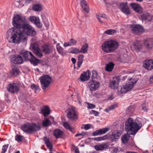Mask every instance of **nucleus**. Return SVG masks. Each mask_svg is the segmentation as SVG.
Instances as JSON below:
<instances>
[{"instance_id":"nucleus-1","label":"nucleus","mask_w":153,"mask_h":153,"mask_svg":"<svg viewBox=\"0 0 153 153\" xmlns=\"http://www.w3.org/2000/svg\"><path fill=\"white\" fill-rule=\"evenodd\" d=\"M26 22L25 16L17 15L13 18L12 24L15 28L9 29L7 33V37L10 42L19 43L26 38V35L34 36L36 32L30 25L25 24Z\"/></svg>"},{"instance_id":"nucleus-2","label":"nucleus","mask_w":153,"mask_h":153,"mask_svg":"<svg viewBox=\"0 0 153 153\" xmlns=\"http://www.w3.org/2000/svg\"><path fill=\"white\" fill-rule=\"evenodd\" d=\"M125 124L126 130L132 135L135 134L142 126V123L140 121L137 120H134L131 118H129Z\"/></svg>"},{"instance_id":"nucleus-3","label":"nucleus","mask_w":153,"mask_h":153,"mask_svg":"<svg viewBox=\"0 0 153 153\" xmlns=\"http://www.w3.org/2000/svg\"><path fill=\"white\" fill-rule=\"evenodd\" d=\"M118 46V43L115 41L111 40L103 43L102 45L103 51L106 53L111 52L117 49Z\"/></svg>"},{"instance_id":"nucleus-4","label":"nucleus","mask_w":153,"mask_h":153,"mask_svg":"<svg viewBox=\"0 0 153 153\" xmlns=\"http://www.w3.org/2000/svg\"><path fill=\"white\" fill-rule=\"evenodd\" d=\"M20 54L26 61H29L34 66L37 65L39 62V60L35 57L30 51H22Z\"/></svg>"},{"instance_id":"nucleus-5","label":"nucleus","mask_w":153,"mask_h":153,"mask_svg":"<svg viewBox=\"0 0 153 153\" xmlns=\"http://www.w3.org/2000/svg\"><path fill=\"white\" fill-rule=\"evenodd\" d=\"M137 81L135 80L132 79H129L126 83L123 85L119 88L118 90L119 93H126L127 91L131 89L136 83Z\"/></svg>"},{"instance_id":"nucleus-6","label":"nucleus","mask_w":153,"mask_h":153,"mask_svg":"<svg viewBox=\"0 0 153 153\" xmlns=\"http://www.w3.org/2000/svg\"><path fill=\"white\" fill-rule=\"evenodd\" d=\"M22 129L25 132L30 133L40 130V127L39 125L27 123L21 126Z\"/></svg>"},{"instance_id":"nucleus-7","label":"nucleus","mask_w":153,"mask_h":153,"mask_svg":"<svg viewBox=\"0 0 153 153\" xmlns=\"http://www.w3.org/2000/svg\"><path fill=\"white\" fill-rule=\"evenodd\" d=\"M41 87L42 89L45 91L48 88L51 82L52 78L48 75L42 76L39 78Z\"/></svg>"},{"instance_id":"nucleus-8","label":"nucleus","mask_w":153,"mask_h":153,"mask_svg":"<svg viewBox=\"0 0 153 153\" xmlns=\"http://www.w3.org/2000/svg\"><path fill=\"white\" fill-rule=\"evenodd\" d=\"M30 49L38 57L41 58L42 56V51L39 48V45L37 43H33L31 44Z\"/></svg>"},{"instance_id":"nucleus-9","label":"nucleus","mask_w":153,"mask_h":153,"mask_svg":"<svg viewBox=\"0 0 153 153\" xmlns=\"http://www.w3.org/2000/svg\"><path fill=\"white\" fill-rule=\"evenodd\" d=\"M66 113L67 117L71 120H74L78 118L77 112L73 108H68L67 110Z\"/></svg>"},{"instance_id":"nucleus-10","label":"nucleus","mask_w":153,"mask_h":153,"mask_svg":"<svg viewBox=\"0 0 153 153\" xmlns=\"http://www.w3.org/2000/svg\"><path fill=\"white\" fill-rule=\"evenodd\" d=\"M7 90L8 91L12 93H17L19 92L20 89L17 83H13L9 85Z\"/></svg>"},{"instance_id":"nucleus-11","label":"nucleus","mask_w":153,"mask_h":153,"mask_svg":"<svg viewBox=\"0 0 153 153\" xmlns=\"http://www.w3.org/2000/svg\"><path fill=\"white\" fill-rule=\"evenodd\" d=\"M130 28L132 33L134 34L139 35L144 31L143 27L139 25H131Z\"/></svg>"},{"instance_id":"nucleus-12","label":"nucleus","mask_w":153,"mask_h":153,"mask_svg":"<svg viewBox=\"0 0 153 153\" xmlns=\"http://www.w3.org/2000/svg\"><path fill=\"white\" fill-rule=\"evenodd\" d=\"M100 86V83L99 82L92 80L88 83V88L91 91H94L97 90Z\"/></svg>"},{"instance_id":"nucleus-13","label":"nucleus","mask_w":153,"mask_h":153,"mask_svg":"<svg viewBox=\"0 0 153 153\" xmlns=\"http://www.w3.org/2000/svg\"><path fill=\"white\" fill-rule=\"evenodd\" d=\"M119 8L120 10L125 14L128 15L131 13L130 10L126 2L121 3Z\"/></svg>"},{"instance_id":"nucleus-14","label":"nucleus","mask_w":153,"mask_h":153,"mask_svg":"<svg viewBox=\"0 0 153 153\" xmlns=\"http://www.w3.org/2000/svg\"><path fill=\"white\" fill-rule=\"evenodd\" d=\"M142 48V43L138 41H135L131 46V48L137 52L140 51Z\"/></svg>"},{"instance_id":"nucleus-15","label":"nucleus","mask_w":153,"mask_h":153,"mask_svg":"<svg viewBox=\"0 0 153 153\" xmlns=\"http://www.w3.org/2000/svg\"><path fill=\"white\" fill-rule=\"evenodd\" d=\"M91 75V71L88 70L87 71L84 72L82 74L80 77V79L81 81H85L88 80Z\"/></svg>"},{"instance_id":"nucleus-16","label":"nucleus","mask_w":153,"mask_h":153,"mask_svg":"<svg viewBox=\"0 0 153 153\" xmlns=\"http://www.w3.org/2000/svg\"><path fill=\"white\" fill-rule=\"evenodd\" d=\"M144 45L147 49H150L153 48V39L149 38L146 39L144 41Z\"/></svg>"},{"instance_id":"nucleus-17","label":"nucleus","mask_w":153,"mask_h":153,"mask_svg":"<svg viewBox=\"0 0 153 153\" xmlns=\"http://www.w3.org/2000/svg\"><path fill=\"white\" fill-rule=\"evenodd\" d=\"M143 66L147 70L153 69V60L149 59L145 60L143 63Z\"/></svg>"},{"instance_id":"nucleus-18","label":"nucleus","mask_w":153,"mask_h":153,"mask_svg":"<svg viewBox=\"0 0 153 153\" xmlns=\"http://www.w3.org/2000/svg\"><path fill=\"white\" fill-rule=\"evenodd\" d=\"M11 61L15 64H21L23 62V60L21 56L18 55L16 57L14 55L12 58Z\"/></svg>"},{"instance_id":"nucleus-19","label":"nucleus","mask_w":153,"mask_h":153,"mask_svg":"<svg viewBox=\"0 0 153 153\" xmlns=\"http://www.w3.org/2000/svg\"><path fill=\"white\" fill-rule=\"evenodd\" d=\"M29 19L31 22L34 23L38 27L41 28L42 25L39 21L38 18L35 16H31Z\"/></svg>"},{"instance_id":"nucleus-20","label":"nucleus","mask_w":153,"mask_h":153,"mask_svg":"<svg viewBox=\"0 0 153 153\" xmlns=\"http://www.w3.org/2000/svg\"><path fill=\"white\" fill-rule=\"evenodd\" d=\"M109 130V128H103L94 131L93 133V135L95 136L98 135L104 134L108 131Z\"/></svg>"},{"instance_id":"nucleus-21","label":"nucleus","mask_w":153,"mask_h":153,"mask_svg":"<svg viewBox=\"0 0 153 153\" xmlns=\"http://www.w3.org/2000/svg\"><path fill=\"white\" fill-rule=\"evenodd\" d=\"M119 81V80L113 79L110 82L109 87L112 89H116L118 87Z\"/></svg>"},{"instance_id":"nucleus-22","label":"nucleus","mask_w":153,"mask_h":153,"mask_svg":"<svg viewBox=\"0 0 153 153\" xmlns=\"http://www.w3.org/2000/svg\"><path fill=\"white\" fill-rule=\"evenodd\" d=\"M131 6L136 12L139 13L142 12V8L139 4L135 3H132L131 4Z\"/></svg>"},{"instance_id":"nucleus-23","label":"nucleus","mask_w":153,"mask_h":153,"mask_svg":"<svg viewBox=\"0 0 153 153\" xmlns=\"http://www.w3.org/2000/svg\"><path fill=\"white\" fill-rule=\"evenodd\" d=\"M80 4L83 10L87 13L89 11V7L87 4L86 1L84 0H82L80 1Z\"/></svg>"},{"instance_id":"nucleus-24","label":"nucleus","mask_w":153,"mask_h":153,"mask_svg":"<svg viewBox=\"0 0 153 153\" xmlns=\"http://www.w3.org/2000/svg\"><path fill=\"white\" fill-rule=\"evenodd\" d=\"M63 134V132L61 130L58 129L55 130L53 132V135L56 138L61 137Z\"/></svg>"},{"instance_id":"nucleus-25","label":"nucleus","mask_w":153,"mask_h":153,"mask_svg":"<svg viewBox=\"0 0 153 153\" xmlns=\"http://www.w3.org/2000/svg\"><path fill=\"white\" fill-rule=\"evenodd\" d=\"M141 17L142 20L150 21L152 19L151 16L148 13H145L141 15Z\"/></svg>"},{"instance_id":"nucleus-26","label":"nucleus","mask_w":153,"mask_h":153,"mask_svg":"<svg viewBox=\"0 0 153 153\" xmlns=\"http://www.w3.org/2000/svg\"><path fill=\"white\" fill-rule=\"evenodd\" d=\"M107 148V145L106 144H98L94 146L95 149L98 151H101Z\"/></svg>"},{"instance_id":"nucleus-27","label":"nucleus","mask_w":153,"mask_h":153,"mask_svg":"<svg viewBox=\"0 0 153 153\" xmlns=\"http://www.w3.org/2000/svg\"><path fill=\"white\" fill-rule=\"evenodd\" d=\"M41 113L45 117L47 116L50 114L49 107L48 106H45L42 109Z\"/></svg>"},{"instance_id":"nucleus-28","label":"nucleus","mask_w":153,"mask_h":153,"mask_svg":"<svg viewBox=\"0 0 153 153\" xmlns=\"http://www.w3.org/2000/svg\"><path fill=\"white\" fill-rule=\"evenodd\" d=\"M121 135V133L118 131L116 130L114 131L112 133V136L113 137V138L112 140L113 141H116L118 139V137H119Z\"/></svg>"},{"instance_id":"nucleus-29","label":"nucleus","mask_w":153,"mask_h":153,"mask_svg":"<svg viewBox=\"0 0 153 153\" xmlns=\"http://www.w3.org/2000/svg\"><path fill=\"white\" fill-rule=\"evenodd\" d=\"M43 127H48L51 124V122L48 118H45L42 123Z\"/></svg>"},{"instance_id":"nucleus-30","label":"nucleus","mask_w":153,"mask_h":153,"mask_svg":"<svg viewBox=\"0 0 153 153\" xmlns=\"http://www.w3.org/2000/svg\"><path fill=\"white\" fill-rule=\"evenodd\" d=\"M76 41L75 39H71L68 42H65L64 45L65 47L71 46L76 44Z\"/></svg>"},{"instance_id":"nucleus-31","label":"nucleus","mask_w":153,"mask_h":153,"mask_svg":"<svg viewBox=\"0 0 153 153\" xmlns=\"http://www.w3.org/2000/svg\"><path fill=\"white\" fill-rule=\"evenodd\" d=\"M114 64L112 62H110L106 65L105 67V70L108 71H111L113 68Z\"/></svg>"},{"instance_id":"nucleus-32","label":"nucleus","mask_w":153,"mask_h":153,"mask_svg":"<svg viewBox=\"0 0 153 153\" xmlns=\"http://www.w3.org/2000/svg\"><path fill=\"white\" fill-rule=\"evenodd\" d=\"M130 136L129 134H126L122 136L121 138L122 142L124 143H127L129 139Z\"/></svg>"},{"instance_id":"nucleus-33","label":"nucleus","mask_w":153,"mask_h":153,"mask_svg":"<svg viewBox=\"0 0 153 153\" xmlns=\"http://www.w3.org/2000/svg\"><path fill=\"white\" fill-rule=\"evenodd\" d=\"M41 49L42 52L44 53L45 54L49 53L50 52V50L47 45H43L42 46Z\"/></svg>"},{"instance_id":"nucleus-34","label":"nucleus","mask_w":153,"mask_h":153,"mask_svg":"<svg viewBox=\"0 0 153 153\" xmlns=\"http://www.w3.org/2000/svg\"><path fill=\"white\" fill-rule=\"evenodd\" d=\"M88 44L87 43L85 44L81 48L80 50V53H86L88 51Z\"/></svg>"},{"instance_id":"nucleus-35","label":"nucleus","mask_w":153,"mask_h":153,"mask_svg":"<svg viewBox=\"0 0 153 153\" xmlns=\"http://www.w3.org/2000/svg\"><path fill=\"white\" fill-rule=\"evenodd\" d=\"M84 56L83 55H80L78 56V60L77 62V66L78 68L80 67L83 61V59Z\"/></svg>"},{"instance_id":"nucleus-36","label":"nucleus","mask_w":153,"mask_h":153,"mask_svg":"<svg viewBox=\"0 0 153 153\" xmlns=\"http://www.w3.org/2000/svg\"><path fill=\"white\" fill-rule=\"evenodd\" d=\"M11 73L15 76H17L19 74V71L16 67H14L12 68Z\"/></svg>"},{"instance_id":"nucleus-37","label":"nucleus","mask_w":153,"mask_h":153,"mask_svg":"<svg viewBox=\"0 0 153 153\" xmlns=\"http://www.w3.org/2000/svg\"><path fill=\"white\" fill-rule=\"evenodd\" d=\"M107 16L106 14H100L98 15H96V18L98 19V21L102 23V22L101 19V18H102L104 19H106Z\"/></svg>"},{"instance_id":"nucleus-38","label":"nucleus","mask_w":153,"mask_h":153,"mask_svg":"<svg viewBox=\"0 0 153 153\" xmlns=\"http://www.w3.org/2000/svg\"><path fill=\"white\" fill-rule=\"evenodd\" d=\"M33 10L36 11H40L42 9V7L41 5L39 4H35L33 7Z\"/></svg>"},{"instance_id":"nucleus-39","label":"nucleus","mask_w":153,"mask_h":153,"mask_svg":"<svg viewBox=\"0 0 153 153\" xmlns=\"http://www.w3.org/2000/svg\"><path fill=\"white\" fill-rule=\"evenodd\" d=\"M69 52L70 53H80V50L78 48H71L69 50Z\"/></svg>"},{"instance_id":"nucleus-40","label":"nucleus","mask_w":153,"mask_h":153,"mask_svg":"<svg viewBox=\"0 0 153 153\" xmlns=\"http://www.w3.org/2000/svg\"><path fill=\"white\" fill-rule=\"evenodd\" d=\"M108 137L107 135H106L102 137H95L94 138V139L96 141H100L105 140Z\"/></svg>"},{"instance_id":"nucleus-41","label":"nucleus","mask_w":153,"mask_h":153,"mask_svg":"<svg viewBox=\"0 0 153 153\" xmlns=\"http://www.w3.org/2000/svg\"><path fill=\"white\" fill-rule=\"evenodd\" d=\"M56 48L58 53L62 55L64 53V51L63 48L60 46L58 44L56 45Z\"/></svg>"},{"instance_id":"nucleus-42","label":"nucleus","mask_w":153,"mask_h":153,"mask_svg":"<svg viewBox=\"0 0 153 153\" xmlns=\"http://www.w3.org/2000/svg\"><path fill=\"white\" fill-rule=\"evenodd\" d=\"M116 31L113 29H109L104 32L108 35H112L116 33Z\"/></svg>"},{"instance_id":"nucleus-43","label":"nucleus","mask_w":153,"mask_h":153,"mask_svg":"<svg viewBox=\"0 0 153 153\" xmlns=\"http://www.w3.org/2000/svg\"><path fill=\"white\" fill-rule=\"evenodd\" d=\"M23 137L19 135H16L15 136V139L18 142H21L23 139Z\"/></svg>"},{"instance_id":"nucleus-44","label":"nucleus","mask_w":153,"mask_h":153,"mask_svg":"<svg viewBox=\"0 0 153 153\" xmlns=\"http://www.w3.org/2000/svg\"><path fill=\"white\" fill-rule=\"evenodd\" d=\"M8 144L4 145L2 147V151L0 153H5L8 148Z\"/></svg>"},{"instance_id":"nucleus-45","label":"nucleus","mask_w":153,"mask_h":153,"mask_svg":"<svg viewBox=\"0 0 153 153\" xmlns=\"http://www.w3.org/2000/svg\"><path fill=\"white\" fill-rule=\"evenodd\" d=\"M117 107V105H112L108 107V108L105 109V111L106 112H108L109 111L114 109L115 107Z\"/></svg>"},{"instance_id":"nucleus-46","label":"nucleus","mask_w":153,"mask_h":153,"mask_svg":"<svg viewBox=\"0 0 153 153\" xmlns=\"http://www.w3.org/2000/svg\"><path fill=\"white\" fill-rule=\"evenodd\" d=\"M86 104L85 105L88 108L92 109L95 107V105L86 102Z\"/></svg>"},{"instance_id":"nucleus-47","label":"nucleus","mask_w":153,"mask_h":153,"mask_svg":"<svg viewBox=\"0 0 153 153\" xmlns=\"http://www.w3.org/2000/svg\"><path fill=\"white\" fill-rule=\"evenodd\" d=\"M47 147L49 149L51 152L52 151V145L51 143L50 142L46 144Z\"/></svg>"},{"instance_id":"nucleus-48","label":"nucleus","mask_w":153,"mask_h":153,"mask_svg":"<svg viewBox=\"0 0 153 153\" xmlns=\"http://www.w3.org/2000/svg\"><path fill=\"white\" fill-rule=\"evenodd\" d=\"M82 128L85 130H88L91 128V125L89 124L84 125L82 126Z\"/></svg>"},{"instance_id":"nucleus-49","label":"nucleus","mask_w":153,"mask_h":153,"mask_svg":"<svg viewBox=\"0 0 153 153\" xmlns=\"http://www.w3.org/2000/svg\"><path fill=\"white\" fill-rule=\"evenodd\" d=\"M92 79H95L96 78L98 75L97 72L96 71H92Z\"/></svg>"},{"instance_id":"nucleus-50","label":"nucleus","mask_w":153,"mask_h":153,"mask_svg":"<svg viewBox=\"0 0 153 153\" xmlns=\"http://www.w3.org/2000/svg\"><path fill=\"white\" fill-rule=\"evenodd\" d=\"M64 127L67 129H70L71 126L68 122H65L63 123Z\"/></svg>"},{"instance_id":"nucleus-51","label":"nucleus","mask_w":153,"mask_h":153,"mask_svg":"<svg viewBox=\"0 0 153 153\" xmlns=\"http://www.w3.org/2000/svg\"><path fill=\"white\" fill-rule=\"evenodd\" d=\"M31 87L32 89L34 90L35 91L38 90L39 88V86L35 84L32 85L31 86Z\"/></svg>"},{"instance_id":"nucleus-52","label":"nucleus","mask_w":153,"mask_h":153,"mask_svg":"<svg viewBox=\"0 0 153 153\" xmlns=\"http://www.w3.org/2000/svg\"><path fill=\"white\" fill-rule=\"evenodd\" d=\"M118 147H115L113 149V150L112 151V153H118Z\"/></svg>"},{"instance_id":"nucleus-53","label":"nucleus","mask_w":153,"mask_h":153,"mask_svg":"<svg viewBox=\"0 0 153 153\" xmlns=\"http://www.w3.org/2000/svg\"><path fill=\"white\" fill-rule=\"evenodd\" d=\"M44 140L45 144L50 142L49 139L46 137H44Z\"/></svg>"},{"instance_id":"nucleus-54","label":"nucleus","mask_w":153,"mask_h":153,"mask_svg":"<svg viewBox=\"0 0 153 153\" xmlns=\"http://www.w3.org/2000/svg\"><path fill=\"white\" fill-rule=\"evenodd\" d=\"M142 109L145 111H147V108L145 104H143L142 105Z\"/></svg>"},{"instance_id":"nucleus-55","label":"nucleus","mask_w":153,"mask_h":153,"mask_svg":"<svg viewBox=\"0 0 153 153\" xmlns=\"http://www.w3.org/2000/svg\"><path fill=\"white\" fill-rule=\"evenodd\" d=\"M44 24L45 25V26L48 28L49 26V24L48 22L47 21L45 20V21H44Z\"/></svg>"},{"instance_id":"nucleus-56","label":"nucleus","mask_w":153,"mask_h":153,"mask_svg":"<svg viewBox=\"0 0 153 153\" xmlns=\"http://www.w3.org/2000/svg\"><path fill=\"white\" fill-rule=\"evenodd\" d=\"M86 134V133H84L83 132H82L79 134H77L75 135V137H77L79 136H81L84 135Z\"/></svg>"},{"instance_id":"nucleus-57","label":"nucleus","mask_w":153,"mask_h":153,"mask_svg":"<svg viewBox=\"0 0 153 153\" xmlns=\"http://www.w3.org/2000/svg\"><path fill=\"white\" fill-rule=\"evenodd\" d=\"M92 111L93 112V114H94L95 116H98L99 114V113L98 112L94 110Z\"/></svg>"},{"instance_id":"nucleus-58","label":"nucleus","mask_w":153,"mask_h":153,"mask_svg":"<svg viewBox=\"0 0 153 153\" xmlns=\"http://www.w3.org/2000/svg\"><path fill=\"white\" fill-rule=\"evenodd\" d=\"M74 95V97H77L78 96V94L76 92L73 93V94L71 95V96L73 98V96Z\"/></svg>"},{"instance_id":"nucleus-59","label":"nucleus","mask_w":153,"mask_h":153,"mask_svg":"<svg viewBox=\"0 0 153 153\" xmlns=\"http://www.w3.org/2000/svg\"><path fill=\"white\" fill-rule=\"evenodd\" d=\"M71 60L72 62V63L73 64H75V63L76 62V59L75 58H71Z\"/></svg>"},{"instance_id":"nucleus-60","label":"nucleus","mask_w":153,"mask_h":153,"mask_svg":"<svg viewBox=\"0 0 153 153\" xmlns=\"http://www.w3.org/2000/svg\"><path fill=\"white\" fill-rule=\"evenodd\" d=\"M23 1L25 2V3L26 4L29 3L31 1V0H22Z\"/></svg>"},{"instance_id":"nucleus-61","label":"nucleus","mask_w":153,"mask_h":153,"mask_svg":"<svg viewBox=\"0 0 153 153\" xmlns=\"http://www.w3.org/2000/svg\"><path fill=\"white\" fill-rule=\"evenodd\" d=\"M149 81L151 83L153 82V76L150 77L149 79Z\"/></svg>"},{"instance_id":"nucleus-62","label":"nucleus","mask_w":153,"mask_h":153,"mask_svg":"<svg viewBox=\"0 0 153 153\" xmlns=\"http://www.w3.org/2000/svg\"><path fill=\"white\" fill-rule=\"evenodd\" d=\"M76 153H79V151L77 148H76L75 150Z\"/></svg>"},{"instance_id":"nucleus-63","label":"nucleus","mask_w":153,"mask_h":153,"mask_svg":"<svg viewBox=\"0 0 153 153\" xmlns=\"http://www.w3.org/2000/svg\"><path fill=\"white\" fill-rule=\"evenodd\" d=\"M16 1L18 2H20V1H23L22 0H16Z\"/></svg>"},{"instance_id":"nucleus-64","label":"nucleus","mask_w":153,"mask_h":153,"mask_svg":"<svg viewBox=\"0 0 153 153\" xmlns=\"http://www.w3.org/2000/svg\"><path fill=\"white\" fill-rule=\"evenodd\" d=\"M15 153H20L19 151H18L16 152Z\"/></svg>"}]
</instances>
